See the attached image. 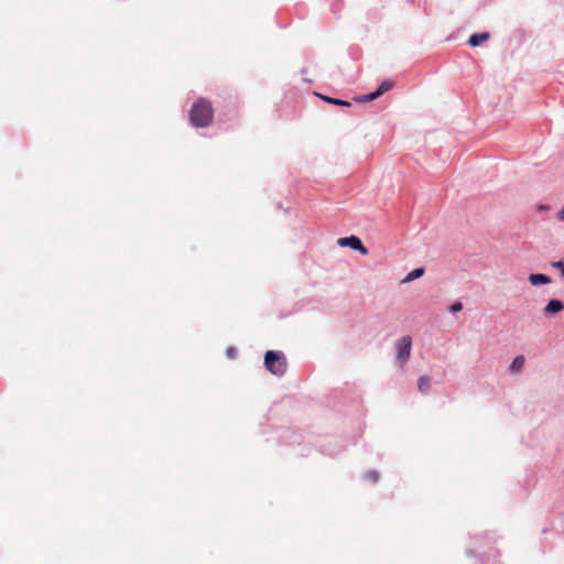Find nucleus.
I'll list each match as a JSON object with an SVG mask.
<instances>
[{
    "label": "nucleus",
    "instance_id": "nucleus-16",
    "mask_svg": "<svg viewBox=\"0 0 564 564\" xmlns=\"http://www.w3.org/2000/svg\"><path fill=\"white\" fill-rule=\"evenodd\" d=\"M558 219L564 220V207H563V208H562V210L558 213Z\"/></svg>",
    "mask_w": 564,
    "mask_h": 564
},
{
    "label": "nucleus",
    "instance_id": "nucleus-11",
    "mask_svg": "<svg viewBox=\"0 0 564 564\" xmlns=\"http://www.w3.org/2000/svg\"><path fill=\"white\" fill-rule=\"evenodd\" d=\"M424 268H416L412 270L403 280L402 283H408L421 278L424 274Z\"/></svg>",
    "mask_w": 564,
    "mask_h": 564
},
{
    "label": "nucleus",
    "instance_id": "nucleus-12",
    "mask_svg": "<svg viewBox=\"0 0 564 564\" xmlns=\"http://www.w3.org/2000/svg\"><path fill=\"white\" fill-rule=\"evenodd\" d=\"M319 100H324V101L329 102V104L345 106V107H349L350 106L349 101H346V100H343V99L327 97V96H324L322 94H319Z\"/></svg>",
    "mask_w": 564,
    "mask_h": 564
},
{
    "label": "nucleus",
    "instance_id": "nucleus-6",
    "mask_svg": "<svg viewBox=\"0 0 564 564\" xmlns=\"http://www.w3.org/2000/svg\"><path fill=\"white\" fill-rule=\"evenodd\" d=\"M564 308V303L560 300H551L543 308L545 316H554Z\"/></svg>",
    "mask_w": 564,
    "mask_h": 564
},
{
    "label": "nucleus",
    "instance_id": "nucleus-10",
    "mask_svg": "<svg viewBox=\"0 0 564 564\" xmlns=\"http://www.w3.org/2000/svg\"><path fill=\"white\" fill-rule=\"evenodd\" d=\"M417 388L422 393L427 392L431 388V378L429 376H421L417 380Z\"/></svg>",
    "mask_w": 564,
    "mask_h": 564
},
{
    "label": "nucleus",
    "instance_id": "nucleus-7",
    "mask_svg": "<svg viewBox=\"0 0 564 564\" xmlns=\"http://www.w3.org/2000/svg\"><path fill=\"white\" fill-rule=\"evenodd\" d=\"M529 281L532 285H541L550 283L551 279L545 274L532 273L529 275Z\"/></svg>",
    "mask_w": 564,
    "mask_h": 564
},
{
    "label": "nucleus",
    "instance_id": "nucleus-4",
    "mask_svg": "<svg viewBox=\"0 0 564 564\" xmlns=\"http://www.w3.org/2000/svg\"><path fill=\"white\" fill-rule=\"evenodd\" d=\"M393 87V82L391 80H384L381 83V85L378 87V89L373 93L361 95L360 97L356 98L359 102H366L371 101L383 95L384 93L389 91Z\"/></svg>",
    "mask_w": 564,
    "mask_h": 564
},
{
    "label": "nucleus",
    "instance_id": "nucleus-15",
    "mask_svg": "<svg viewBox=\"0 0 564 564\" xmlns=\"http://www.w3.org/2000/svg\"><path fill=\"white\" fill-rule=\"evenodd\" d=\"M551 264H552V267H554V268H558V269H561L562 271L564 270V263H563V261H554V262H552Z\"/></svg>",
    "mask_w": 564,
    "mask_h": 564
},
{
    "label": "nucleus",
    "instance_id": "nucleus-13",
    "mask_svg": "<svg viewBox=\"0 0 564 564\" xmlns=\"http://www.w3.org/2000/svg\"><path fill=\"white\" fill-rule=\"evenodd\" d=\"M365 478L370 482H377L379 480V474L376 470H368L365 474Z\"/></svg>",
    "mask_w": 564,
    "mask_h": 564
},
{
    "label": "nucleus",
    "instance_id": "nucleus-2",
    "mask_svg": "<svg viewBox=\"0 0 564 564\" xmlns=\"http://www.w3.org/2000/svg\"><path fill=\"white\" fill-rule=\"evenodd\" d=\"M264 366L269 372L281 377L288 369L286 357L280 350H268L264 355Z\"/></svg>",
    "mask_w": 564,
    "mask_h": 564
},
{
    "label": "nucleus",
    "instance_id": "nucleus-3",
    "mask_svg": "<svg viewBox=\"0 0 564 564\" xmlns=\"http://www.w3.org/2000/svg\"><path fill=\"white\" fill-rule=\"evenodd\" d=\"M412 348V339L410 336H403L398 341L397 360L400 367L403 368L406 361L410 359Z\"/></svg>",
    "mask_w": 564,
    "mask_h": 564
},
{
    "label": "nucleus",
    "instance_id": "nucleus-1",
    "mask_svg": "<svg viewBox=\"0 0 564 564\" xmlns=\"http://www.w3.org/2000/svg\"><path fill=\"white\" fill-rule=\"evenodd\" d=\"M214 118V109L207 99H197L189 111V120L194 127L204 128L208 127Z\"/></svg>",
    "mask_w": 564,
    "mask_h": 564
},
{
    "label": "nucleus",
    "instance_id": "nucleus-14",
    "mask_svg": "<svg viewBox=\"0 0 564 564\" xmlns=\"http://www.w3.org/2000/svg\"><path fill=\"white\" fill-rule=\"evenodd\" d=\"M463 310V304L460 302H455L454 304H452L449 306V311L452 313H457V312H460Z\"/></svg>",
    "mask_w": 564,
    "mask_h": 564
},
{
    "label": "nucleus",
    "instance_id": "nucleus-5",
    "mask_svg": "<svg viewBox=\"0 0 564 564\" xmlns=\"http://www.w3.org/2000/svg\"><path fill=\"white\" fill-rule=\"evenodd\" d=\"M337 242L340 247H350L354 250H358L361 254L368 253V249L364 246L360 238L356 236L339 238Z\"/></svg>",
    "mask_w": 564,
    "mask_h": 564
},
{
    "label": "nucleus",
    "instance_id": "nucleus-9",
    "mask_svg": "<svg viewBox=\"0 0 564 564\" xmlns=\"http://www.w3.org/2000/svg\"><path fill=\"white\" fill-rule=\"evenodd\" d=\"M524 364H525V358L523 355H518L517 357H514V359L512 360L509 369L510 371L512 372H520L523 367H524Z\"/></svg>",
    "mask_w": 564,
    "mask_h": 564
},
{
    "label": "nucleus",
    "instance_id": "nucleus-8",
    "mask_svg": "<svg viewBox=\"0 0 564 564\" xmlns=\"http://www.w3.org/2000/svg\"><path fill=\"white\" fill-rule=\"evenodd\" d=\"M489 39V33L488 32H482V33H475L473 35H470L469 40H468V44L470 46H478L481 42H485Z\"/></svg>",
    "mask_w": 564,
    "mask_h": 564
}]
</instances>
